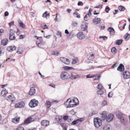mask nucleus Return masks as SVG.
Segmentation results:
<instances>
[{
	"label": "nucleus",
	"mask_w": 130,
	"mask_h": 130,
	"mask_svg": "<svg viewBox=\"0 0 130 130\" xmlns=\"http://www.w3.org/2000/svg\"><path fill=\"white\" fill-rule=\"evenodd\" d=\"M19 25L20 27L23 28H24L25 27V25L22 22L20 23Z\"/></svg>",
	"instance_id": "nucleus-45"
},
{
	"label": "nucleus",
	"mask_w": 130,
	"mask_h": 130,
	"mask_svg": "<svg viewBox=\"0 0 130 130\" xmlns=\"http://www.w3.org/2000/svg\"><path fill=\"white\" fill-rule=\"evenodd\" d=\"M49 122L46 120H43L41 122V124L43 126H46L49 125Z\"/></svg>",
	"instance_id": "nucleus-16"
},
{
	"label": "nucleus",
	"mask_w": 130,
	"mask_h": 130,
	"mask_svg": "<svg viewBox=\"0 0 130 130\" xmlns=\"http://www.w3.org/2000/svg\"><path fill=\"white\" fill-rule=\"evenodd\" d=\"M70 74L67 72H61L60 75V77L62 80H66L69 78Z\"/></svg>",
	"instance_id": "nucleus-3"
},
{
	"label": "nucleus",
	"mask_w": 130,
	"mask_h": 130,
	"mask_svg": "<svg viewBox=\"0 0 130 130\" xmlns=\"http://www.w3.org/2000/svg\"><path fill=\"white\" fill-rule=\"evenodd\" d=\"M70 114L74 115L75 113V112L73 110H72L70 111Z\"/></svg>",
	"instance_id": "nucleus-56"
},
{
	"label": "nucleus",
	"mask_w": 130,
	"mask_h": 130,
	"mask_svg": "<svg viewBox=\"0 0 130 130\" xmlns=\"http://www.w3.org/2000/svg\"><path fill=\"white\" fill-rule=\"evenodd\" d=\"M123 75L124 78L125 79H128L130 77V73L128 71H124Z\"/></svg>",
	"instance_id": "nucleus-9"
},
{
	"label": "nucleus",
	"mask_w": 130,
	"mask_h": 130,
	"mask_svg": "<svg viewBox=\"0 0 130 130\" xmlns=\"http://www.w3.org/2000/svg\"><path fill=\"white\" fill-rule=\"evenodd\" d=\"M123 40L122 39L118 40L116 41L115 43L118 45H120L122 43Z\"/></svg>",
	"instance_id": "nucleus-35"
},
{
	"label": "nucleus",
	"mask_w": 130,
	"mask_h": 130,
	"mask_svg": "<svg viewBox=\"0 0 130 130\" xmlns=\"http://www.w3.org/2000/svg\"><path fill=\"white\" fill-rule=\"evenodd\" d=\"M77 37L80 39H84L85 38V35L82 32H79L77 35Z\"/></svg>",
	"instance_id": "nucleus-11"
},
{
	"label": "nucleus",
	"mask_w": 130,
	"mask_h": 130,
	"mask_svg": "<svg viewBox=\"0 0 130 130\" xmlns=\"http://www.w3.org/2000/svg\"><path fill=\"white\" fill-rule=\"evenodd\" d=\"M34 37L38 40V41L39 42L41 41V40H42V37H38L36 36H35Z\"/></svg>",
	"instance_id": "nucleus-42"
},
{
	"label": "nucleus",
	"mask_w": 130,
	"mask_h": 130,
	"mask_svg": "<svg viewBox=\"0 0 130 130\" xmlns=\"http://www.w3.org/2000/svg\"><path fill=\"white\" fill-rule=\"evenodd\" d=\"M20 119V117H19L17 118H15L12 119V121L13 123H17L19 122Z\"/></svg>",
	"instance_id": "nucleus-26"
},
{
	"label": "nucleus",
	"mask_w": 130,
	"mask_h": 130,
	"mask_svg": "<svg viewBox=\"0 0 130 130\" xmlns=\"http://www.w3.org/2000/svg\"><path fill=\"white\" fill-rule=\"evenodd\" d=\"M62 118V116H57L55 118V120L58 121L61 120Z\"/></svg>",
	"instance_id": "nucleus-32"
},
{
	"label": "nucleus",
	"mask_w": 130,
	"mask_h": 130,
	"mask_svg": "<svg viewBox=\"0 0 130 130\" xmlns=\"http://www.w3.org/2000/svg\"><path fill=\"white\" fill-rule=\"evenodd\" d=\"M75 100L78 101V99L77 98H75L74 99H69L66 101L64 102V105L66 106L67 105V108L75 107L77 105L75 102Z\"/></svg>",
	"instance_id": "nucleus-1"
},
{
	"label": "nucleus",
	"mask_w": 130,
	"mask_h": 130,
	"mask_svg": "<svg viewBox=\"0 0 130 130\" xmlns=\"http://www.w3.org/2000/svg\"><path fill=\"white\" fill-rule=\"evenodd\" d=\"M63 68L66 70H74V68L72 67H70L67 66H64L63 67Z\"/></svg>",
	"instance_id": "nucleus-33"
},
{
	"label": "nucleus",
	"mask_w": 130,
	"mask_h": 130,
	"mask_svg": "<svg viewBox=\"0 0 130 130\" xmlns=\"http://www.w3.org/2000/svg\"><path fill=\"white\" fill-rule=\"evenodd\" d=\"M56 21L59 22L60 20V16L59 13H56V18L55 19Z\"/></svg>",
	"instance_id": "nucleus-28"
},
{
	"label": "nucleus",
	"mask_w": 130,
	"mask_h": 130,
	"mask_svg": "<svg viewBox=\"0 0 130 130\" xmlns=\"http://www.w3.org/2000/svg\"><path fill=\"white\" fill-rule=\"evenodd\" d=\"M77 124L75 120L73 121L71 123V125H75Z\"/></svg>",
	"instance_id": "nucleus-59"
},
{
	"label": "nucleus",
	"mask_w": 130,
	"mask_h": 130,
	"mask_svg": "<svg viewBox=\"0 0 130 130\" xmlns=\"http://www.w3.org/2000/svg\"><path fill=\"white\" fill-rule=\"evenodd\" d=\"M83 3L81 1H79L77 3V5L78 6H82L83 5Z\"/></svg>",
	"instance_id": "nucleus-55"
},
{
	"label": "nucleus",
	"mask_w": 130,
	"mask_h": 130,
	"mask_svg": "<svg viewBox=\"0 0 130 130\" xmlns=\"http://www.w3.org/2000/svg\"><path fill=\"white\" fill-rule=\"evenodd\" d=\"M14 6L15 7V8L18 9V10L19 9H21L20 7H21V6L19 7H18L17 6V4H15L14 5Z\"/></svg>",
	"instance_id": "nucleus-61"
},
{
	"label": "nucleus",
	"mask_w": 130,
	"mask_h": 130,
	"mask_svg": "<svg viewBox=\"0 0 130 130\" xmlns=\"http://www.w3.org/2000/svg\"><path fill=\"white\" fill-rule=\"evenodd\" d=\"M97 88L99 90L102 89H103V86L102 85L100 84H98Z\"/></svg>",
	"instance_id": "nucleus-46"
},
{
	"label": "nucleus",
	"mask_w": 130,
	"mask_h": 130,
	"mask_svg": "<svg viewBox=\"0 0 130 130\" xmlns=\"http://www.w3.org/2000/svg\"><path fill=\"white\" fill-rule=\"evenodd\" d=\"M116 115L117 118L121 120L123 118L122 114L121 112L119 111H117L116 112Z\"/></svg>",
	"instance_id": "nucleus-17"
},
{
	"label": "nucleus",
	"mask_w": 130,
	"mask_h": 130,
	"mask_svg": "<svg viewBox=\"0 0 130 130\" xmlns=\"http://www.w3.org/2000/svg\"><path fill=\"white\" fill-rule=\"evenodd\" d=\"M94 77V76H92L91 74H89L86 76L87 78H91Z\"/></svg>",
	"instance_id": "nucleus-57"
},
{
	"label": "nucleus",
	"mask_w": 130,
	"mask_h": 130,
	"mask_svg": "<svg viewBox=\"0 0 130 130\" xmlns=\"http://www.w3.org/2000/svg\"><path fill=\"white\" fill-rule=\"evenodd\" d=\"M118 9L119 10L124 11L125 10V8L122 6H120L118 7Z\"/></svg>",
	"instance_id": "nucleus-38"
},
{
	"label": "nucleus",
	"mask_w": 130,
	"mask_h": 130,
	"mask_svg": "<svg viewBox=\"0 0 130 130\" xmlns=\"http://www.w3.org/2000/svg\"><path fill=\"white\" fill-rule=\"evenodd\" d=\"M94 57L93 54H92L89 56L88 58V59L92 60L94 58Z\"/></svg>",
	"instance_id": "nucleus-39"
},
{
	"label": "nucleus",
	"mask_w": 130,
	"mask_h": 130,
	"mask_svg": "<svg viewBox=\"0 0 130 130\" xmlns=\"http://www.w3.org/2000/svg\"><path fill=\"white\" fill-rule=\"evenodd\" d=\"M70 75L69 78L71 79H76L80 77V76L75 73H72Z\"/></svg>",
	"instance_id": "nucleus-6"
},
{
	"label": "nucleus",
	"mask_w": 130,
	"mask_h": 130,
	"mask_svg": "<svg viewBox=\"0 0 130 130\" xmlns=\"http://www.w3.org/2000/svg\"><path fill=\"white\" fill-rule=\"evenodd\" d=\"M130 38V34L127 33L124 36V39L125 40H128Z\"/></svg>",
	"instance_id": "nucleus-31"
},
{
	"label": "nucleus",
	"mask_w": 130,
	"mask_h": 130,
	"mask_svg": "<svg viewBox=\"0 0 130 130\" xmlns=\"http://www.w3.org/2000/svg\"><path fill=\"white\" fill-rule=\"evenodd\" d=\"M16 47L14 45L13 46H9L7 47V50L8 52H11L14 50L16 49Z\"/></svg>",
	"instance_id": "nucleus-15"
},
{
	"label": "nucleus",
	"mask_w": 130,
	"mask_h": 130,
	"mask_svg": "<svg viewBox=\"0 0 130 130\" xmlns=\"http://www.w3.org/2000/svg\"><path fill=\"white\" fill-rule=\"evenodd\" d=\"M110 10V9L108 6H107L106 7L105 9V11L107 13H108V11Z\"/></svg>",
	"instance_id": "nucleus-52"
},
{
	"label": "nucleus",
	"mask_w": 130,
	"mask_h": 130,
	"mask_svg": "<svg viewBox=\"0 0 130 130\" xmlns=\"http://www.w3.org/2000/svg\"><path fill=\"white\" fill-rule=\"evenodd\" d=\"M95 67H96V66H91L89 67V69H94L96 68Z\"/></svg>",
	"instance_id": "nucleus-62"
},
{
	"label": "nucleus",
	"mask_w": 130,
	"mask_h": 130,
	"mask_svg": "<svg viewBox=\"0 0 130 130\" xmlns=\"http://www.w3.org/2000/svg\"><path fill=\"white\" fill-rule=\"evenodd\" d=\"M51 36V35H49L48 36H45V35H44V37L45 38L47 39H48L50 38Z\"/></svg>",
	"instance_id": "nucleus-60"
},
{
	"label": "nucleus",
	"mask_w": 130,
	"mask_h": 130,
	"mask_svg": "<svg viewBox=\"0 0 130 130\" xmlns=\"http://www.w3.org/2000/svg\"><path fill=\"white\" fill-rule=\"evenodd\" d=\"M108 31L110 32L111 35H112L115 34V31L114 29L112 27H109L108 28Z\"/></svg>",
	"instance_id": "nucleus-21"
},
{
	"label": "nucleus",
	"mask_w": 130,
	"mask_h": 130,
	"mask_svg": "<svg viewBox=\"0 0 130 130\" xmlns=\"http://www.w3.org/2000/svg\"><path fill=\"white\" fill-rule=\"evenodd\" d=\"M47 11H45V12L43 14V17L46 18L47 17Z\"/></svg>",
	"instance_id": "nucleus-51"
},
{
	"label": "nucleus",
	"mask_w": 130,
	"mask_h": 130,
	"mask_svg": "<svg viewBox=\"0 0 130 130\" xmlns=\"http://www.w3.org/2000/svg\"><path fill=\"white\" fill-rule=\"evenodd\" d=\"M39 104L38 101L35 99L31 100L29 103V106L33 108L37 106Z\"/></svg>",
	"instance_id": "nucleus-2"
},
{
	"label": "nucleus",
	"mask_w": 130,
	"mask_h": 130,
	"mask_svg": "<svg viewBox=\"0 0 130 130\" xmlns=\"http://www.w3.org/2000/svg\"><path fill=\"white\" fill-rule=\"evenodd\" d=\"M113 95V93L112 91L109 92L108 94V97L109 98H111Z\"/></svg>",
	"instance_id": "nucleus-49"
},
{
	"label": "nucleus",
	"mask_w": 130,
	"mask_h": 130,
	"mask_svg": "<svg viewBox=\"0 0 130 130\" xmlns=\"http://www.w3.org/2000/svg\"><path fill=\"white\" fill-rule=\"evenodd\" d=\"M45 105L47 108H49L51 105V103L49 101H47L46 102Z\"/></svg>",
	"instance_id": "nucleus-30"
},
{
	"label": "nucleus",
	"mask_w": 130,
	"mask_h": 130,
	"mask_svg": "<svg viewBox=\"0 0 130 130\" xmlns=\"http://www.w3.org/2000/svg\"><path fill=\"white\" fill-rule=\"evenodd\" d=\"M59 54V52L57 51H54L52 52V54L53 55L56 56H58Z\"/></svg>",
	"instance_id": "nucleus-44"
},
{
	"label": "nucleus",
	"mask_w": 130,
	"mask_h": 130,
	"mask_svg": "<svg viewBox=\"0 0 130 130\" xmlns=\"http://www.w3.org/2000/svg\"><path fill=\"white\" fill-rule=\"evenodd\" d=\"M60 60L62 62L68 65L70 63V61L69 59L64 57H60Z\"/></svg>",
	"instance_id": "nucleus-8"
},
{
	"label": "nucleus",
	"mask_w": 130,
	"mask_h": 130,
	"mask_svg": "<svg viewBox=\"0 0 130 130\" xmlns=\"http://www.w3.org/2000/svg\"><path fill=\"white\" fill-rule=\"evenodd\" d=\"M8 40L7 39H4L3 40L1 41V44L2 45H5L7 44Z\"/></svg>",
	"instance_id": "nucleus-27"
},
{
	"label": "nucleus",
	"mask_w": 130,
	"mask_h": 130,
	"mask_svg": "<svg viewBox=\"0 0 130 130\" xmlns=\"http://www.w3.org/2000/svg\"><path fill=\"white\" fill-rule=\"evenodd\" d=\"M34 119L33 118L31 117H29L24 120V124H28L34 122Z\"/></svg>",
	"instance_id": "nucleus-5"
},
{
	"label": "nucleus",
	"mask_w": 130,
	"mask_h": 130,
	"mask_svg": "<svg viewBox=\"0 0 130 130\" xmlns=\"http://www.w3.org/2000/svg\"><path fill=\"white\" fill-rule=\"evenodd\" d=\"M68 116L67 115L64 116L63 117V119L66 121L68 119Z\"/></svg>",
	"instance_id": "nucleus-58"
},
{
	"label": "nucleus",
	"mask_w": 130,
	"mask_h": 130,
	"mask_svg": "<svg viewBox=\"0 0 130 130\" xmlns=\"http://www.w3.org/2000/svg\"><path fill=\"white\" fill-rule=\"evenodd\" d=\"M111 126L109 124H106L103 127V130H110Z\"/></svg>",
	"instance_id": "nucleus-24"
},
{
	"label": "nucleus",
	"mask_w": 130,
	"mask_h": 130,
	"mask_svg": "<svg viewBox=\"0 0 130 130\" xmlns=\"http://www.w3.org/2000/svg\"><path fill=\"white\" fill-rule=\"evenodd\" d=\"M97 93L98 94L101 95L103 94V92L102 90V89H100L98 91Z\"/></svg>",
	"instance_id": "nucleus-40"
},
{
	"label": "nucleus",
	"mask_w": 130,
	"mask_h": 130,
	"mask_svg": "<svg viewBox=\"0 0 130 130\" xmlns=\"http://www.w3.org/2000/svg\"><path fill=\"white\" fill-rule=\"evenodd\" d=\"M12 30L11 29L9 33V39L10 40H13L15 39V38L14 34L12 32Z\"/></svg>",
	"instance_id": "nucleus-12"
},
{
	"label": "nucleus",
	"mask_w": 130,
	"mask_h": 130,
	"mask_svg": "<svg viewBox=\"0 0 130 130\" xmlns=\"http://www.w3.org/2000/svg\"><path fill=\"white\" fill-rule=\"evenodd\" d=\"M7 100L8 101H11L12 102L15 101V98L12 94H11L10 95L8 96Z\"/></svg>",
	"instance_id": "nucleus-14"
},
{
	"label": "nucleus",
	"mask_w": 130,
	"mask_h": 130,
	"mask_svg": "<svg viewBox=\"0 0 130 130\" xmlns=\"http://www.w3.org/2000/svg\"><path fill=\"white\" fill-rule=\"evenodd\" d=\"M35 93L36 89L35 87H31L29 92V94L31 95H33Z\"/></svg>",
	"instance_id": "nucleus-10"
},
{
	"label": "nucleus",
	"mask_w": 130,
	"mask_h": 130,
	"mask_svg": "<svg viewBox=\"0 0 130 130\" xmlns=\"http://www.w3.org/2000/svg\"><path fill=\"white\" fill-rule=\"evenodd\" d=\"M113 118V115L112 114H108L106 120L107 122H109L112 121Z\"/></svg>",
	"instance_id": "nucleus-13"
},
{
	"label": "nucleus",
	"mask_w": 130,
	"mask_h": 130,
	"mask_svg": "<svg viewBox=\"0 0 130 130\" xmlns=\"http://www.w3.org/2000/svg\"><path fill=\"white\" fill-rule=\"evenodd\" d=\"M4 53L3 49L2 48H0V56L3 55Z\"/></svg>",
	"instance_id": "nucleus-43"
},
{
	"label": "nucleus",
	"mask_w": 130,
	"mask_h": 130,
	"mask_svg": "<svg viewBox=\"0 0 130 130\" xmlns=\"http://www.w3.org/2000/svg\"><path fill=\"white\" fill-rule=\"evenodd\" d=\"M25 105V103L23 101H21L19 103L15 104V108H22L24 107Z\"/></svg>",
	"instance_id": "nucleus-7"
},
{
	"label": "nucleus",
	"mask_w": 130,
	"mask_h": 130,
	"mask_svg": "<svg viewBox=\"0 0 130 130\" xmlns=\"http://www.w3.org/2000/svg\"><path fill=\"white\" fill-rule=\"evenodd\" d=\"M8 91L5 88H3L1 94L3 96L5 97V96L6 94L8 93Z\"/></svg>",
	"instance_id": "nucleus-23"
},
{
	"label": "nucleus",
	"mask_w": 130,
	"mask_h": 130,
	"mask_svg": "<svg viewBox=\"0 0 130 130\" xmlns=\"http://www.w3.org/2000/svg\"><path fill=\"white\" fill-rule=\"evenodd\" d=\"M89 19L90 17H89V16H88L86 15L84 17V19L85 21H87L89 20Z\"/></svg>",
	"instance_id": "nucleus-47"
},
{
	"label": "nucleus",
	"mask_w": 130,
	"mask_h": 130,
	"mask_svg": "<svg viewBox=\"0 0 130 130\" xmlns=\"http://www.w3.org/2000/svg\"><path fill=\"white\" fill-rule=\"evenodd\" d=\"M107 104V102L105 100L103 101L101 105L102 106H104Z\"/></svg>",
	"instance_id": "nucleus-48"
},
{
	"label": "nucleus",
	"mask_w": 130,
	"mask_h": 130,
	"mask_svg": "<svg viewBox=\"0 0 130 130\" xmlns=\"http://www.w3.org/2000/svg\"><path fill=\"white\" fill-rule=\"evenodd\" d=\"M24 128L22 126H20L18 127L16 130H24Z\"/></svg>",
	"instance_id": "nucleus-50"
},
{
	"label": "nucleus",
	"mask_w": 130,
	"mask_h": 130,
	"mask_svg": "<svg viewBox=\"0 0 130 130\" xmlns=\"http://www.w3.org/2000/svg\"><path fill=\"white\" fill-rule=\"evenodd\" d=\"M73 15L74 17L78 18H80V15L78 14V12L75 11L74 13H73Z\"/></svg>",
	"instance_id": "nucleus-34"
},
{
	"label": "nucleus",
	"mask_w": 130,
	"mask_h": 130,
	"mask_svg": "<svg viewBox=\"0 0 130 130\" xmlns=\"http://www.w3.org/2000/svg\"><path fill=\"white\" fill-rule=\"evenodd\" d=\"M77 23L75 22H73L71 24V26L72 28H74L77 27Z\"/></svg>",
	"instance_id": "nucleus-36"
},
{
	"label": "nucleus",
	"mask_w": 130,
	"mask_h": 130,
	"mask_svg": "<svg viewBox=\"0 0 130 130\" xmlns=\"http://www.w3.org/2000/svg\"><path fill=\"white\" fill-rule=\"evenodd\" d=\"M107 112L105 111H103L101 115H102V119L103 120H104L105 119H106L107 117Z\"/></svg>",
	"instance_id": "nucleus-19"
},
{
	"label": "nucleus",
	"mask_w": 130,
	"mask_h": 130,
	"mask_svg": "<svg viewBox=\"0 0 130 130\" xmlns=\"http://www.w3.org/2000/svg\"><path fill=\"white\" fill-rule=\"evenodd\" d=\"M14 22L12 21L11 22L9 23V25L10 27H11L14 25Z\"/></svg>",
	"instance_id": "nucleus-63"
},
{
	"label": "nucleus",
	"mask_w": 130,
	"mask_h": 130,
	"mask_svg": "<svg viewBox=\"0 0 130 130\" xmlns=\"http://www.w3.org/2000/svg\"><path fill=\"white\" fill-rule=\"evenodd\" d=\"M87 24L85 23L82 25V30L83 31H85L87 30Z\"/></svg>",
	"instance_id": "nucleus-25"
},
{
	"label": "nucleus",
	"mask_w": 130,
	"mask_h": 130,
	"mask_svg": "<svg viewBox=\"0 0 130 130\" xmlns=\"http://www.w3.org/2000/svg\"><path fill=\"white\" fill-rule=\"evenodd\" d=\"M36 43L38 47H40V46H41L42 45V44H41L40 43H39L38 41H37L36 42Z\"/></svg>",
	"instance_id": "nucleus-53"
},
{
	"label": "nucleus",
	"mask_w": 130,
	"mask_h": 130,
	"mask_svg": "<svg viewBox=\"0 0 130 130\" xmlns=\"http://www.w3.org/2000/svg\"><path fill=\"white\" fill-rule=\"evenodd\" d=\"M98 113L97 111H92L91 113H90L88 116V117H90L92 116L93 115H94L97 114Z\"/></svg>",
	"instance_id": "nucleus-29"
},
{
	"label": "nucleus",
	"mask_w": 130,
	"mask_h": 130,
	"mask_svg": "<svg viewBox=\"0 0 130 130\" xmlns=\"http://www.w3.org/2000/svg\"><path fill=\"white\" fill-rule=\"evenodd\" d=\"M117 49L115 47H112L111 49V52L113 54H115L117 52Z\"/></svg>",
	"instance_id": "nucleus-37"
},
{
	"label": "nucleus",
	"mask_w": 130,
	"mask_h": 130,
	"mask_svg": "<svg viewBox=\"0 0 130 130\" xmlns=\"http://www.w3.org/2000/svg\"><path fill=\"white\" fill-rule=\"evenodd\" d=\"M57 34L59 36V37H61V33L60 32L58 31L57 32Z\"/></svg>",
	"instance_id": "nucleus-64"
},
{
	"label": "nucleus",
	"mask_w": 130,
	"mask_h": 130,
	"mask_svg": "<svg viewBox=\"0 0 130 130\" xmlns=\"http://www.w3.org/2000/svg\"><path fill=\"white\" fill-rule=\"evenodd\" d=\"M94 123L95 126L97 128L99 127L102 124L101 120L98 118H94Z\"/></svg>",
	"instance_id": "nucleus-4"
},
{
	"label": "nucleus",
	"mask_w": 130,
	"mask_h": 130,
	"mask_svg": "<svg viewBox=\"0 0 130 130\" xmlns=\"http://www.w3.org/2000/svg\"><path fill=\"white\" fill-rule=\"evenodd\" d=\"M93 22L95 24L100 23L101 21V19L100 18H95L93 20Z\"/></svg>",
	"instance_id": "nucleus-20"
},
{
	"label": "nucleus",
	"mask_w": 130,
	"mask_h": 130,
	"mask_svg": "<svg viewBox=\"0 0 130 130\" xmlns=\"http://www.w3.org/2000/svg\"><path fill=\"white\" fill-rule=\"evenodd\" d=\"M121 124L125 126L127 124V120L123 118L120 120Z\"/></svg>",
	"instance_id": "nucleus-22"
},
{
	"label": "nucleus",
	"mask_w": 130,
	"mask_h": 130,
	"mask_svg": "<svg viewBox=\"0 0 130 130\" xmlns=\"http://www.w3.org/2000/svg\"><path fill=\"white\" fill-rule=\"evenodd\" d=\"M100 74H99V75H98V76H94V77H95V78L94 79V80H97V79H99V78H100Z\"/></svg>",
	"instance_id": "nucleus-54"
},
{
	"label": "nucleus",
	"mask_w": 130,
	"mask_h": 130,
	"mask_svg": "<svg viewBox=\"0 0 130 130\" xmlns=\"http://www.w3.org/2000/svg\"><path fill=\"white\" fill-rule=\"evenodd\" d=\"M83 118H80L79 119H77L75 120L77 124L83 121Z\"/></svg>",
	"instance_id": "nucleus-41"
},
{
	"label": "nucleus",
	"mask_w": 130,
	"mask_h": 130,
	"mask_svg": "<svg viewBox=\"0 0 130 130\" xmlns=\"http://www.w3.org/2000/svg\"><path fill=\"white\" fill-rule=\"evenodd\" d=\"M124 66L121 63L117 68V70L120 72H122L124 71Z\"/></svg>",
	"instance_id": "nucleus-18"
}]
</instances>
